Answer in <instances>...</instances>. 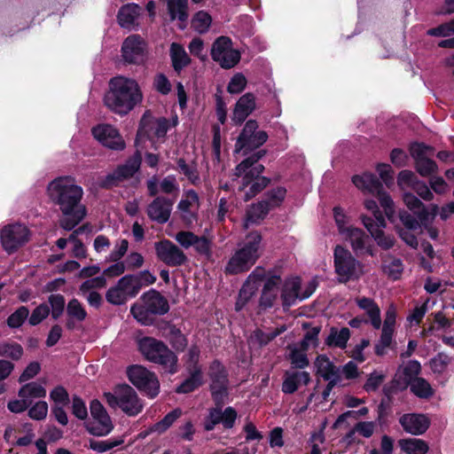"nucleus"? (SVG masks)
Listing matches in <instances>:
<instances>
[{
	"instance_id": "obj_12",
	"label": "nucleus",
	"mask_w": 454,
	"mask_h": 454,
	"mask_svg": "<svg viewBox=\"0 0 454 454\" xmlns=\"http://www.w3.org/2000/svg\"><path fill=\"white\" fill-rule=\"evenodd\" d=\"M318 283L316 278L310 279L304 293H299L301 281L298 278L287 279L282 287L281 299L283 306L290 307L299 300L309 298L315 291Z\"/></svg>"
},
{
	"instance_id": "obj_51",
	"label": "nucleus",
	"mask_w": 454,
	"mask_h": 454,
	"mask_svg": "<svg viewBox=\"0 0 454 454\" xmlns=\"http://www.w3.org/2000/svg\"><path fill=\"white\" fill-rule=\"evenodd\" d=\"M451 361V357L448 355L439 353L430 360L429 365L434 374L441 375L447 372Z\"/></svg>"
},
{
	"instance_id": "obj_14",
	"label": "nucleus",
	"mask_w": 454,
	"mask_h": 454,
	"mask_svg": "<svg viewBox=\"0 0 454 454\" xmlns=\"http://www.w3.org/2000/svg\"><path fill=\"white\" fill-rule=\"evenodd\" d=\"M29 238V231L23 224H10L1 230L2 246L8 253H12L24 245Z\"/></svg>"
},
{
	"instance_id": "obj_45",
	"label": "nucleus",
	"mask_w": 454,
	"mask_h": 454,
	"mask_svg": "<svg viewBox=\"0 0 454 454\" xmlns=\"http://www.w3.org/2000/svg\"><path fill=\"white\" fill-rule=\"evenodd\" d=\"M191 376L186 379L176 389L178 393H190L202 384V374L200 367L190 369Z\"/></svg>"
},
{
	"instance_id": "obj_36",
	"label": "nucleus",
	"mask_w": 454,
	"mask_h": 454,
	"mask_svg": "<svg viewBox=\"0 0 454 454\" xmlns=\"http://www.w3.org/2000/svg\"><path fill=\"white\" fill-rule=\"evenodd\" d=\"M86 427L91 434L103 436L108 434L113 430V424L108 415H103V417L92 418L86 424Z\"/></svg>"
},
{
	"instance_id": "obj_8",
	"label": "nucleus",
	"mask_w": 454,
	"mask_h": 454,
	"mask_svg": "<svg viewBox=\"0 0 454 454\" xmlns=\"http://www.w3.org/2000/svg\"><path fill=\"white\" fill-rule=\"evenodd\" d=\"M334 266L340 282L358 278L363 273L361 263L341 246H336L334 249Z\"/></svg>"
},
{
	"instance_id": "obj_31",
	"label": "nucleus",
	"mask_w": 454,
	"mask_h": 454,
	"mask_svg": "<svg viewBox=\"0 0 454 454\" xmlns=\"http://www.w3.org/2000/svg\"><path fill=\"white\" fill-rule=\"evenodd\" d=\"M310 380L309 373L304 371H287L282 384L285 394L294 393L301 385L306 386Z\"/></svg>"
},
{
	"instance_id": "obj_50",
	"label": "nucleus",
	"mask_w": 454,
	"mask_h": 454,
	"mask_svg": "<svg viewBox=\"0 0 454 454\" xmlns=\"http://www.w3.org/2000/svg\"><path fill=\"white\" fill-rule=\"evenodd\" d=\"M409 383L412 393L420 398H428L434 394L431 385L423 378H415Z\"/></svg>"
},
{
	"instance_id": "obj_13",
	"label": "nucleus",
	"mask_w": 454,
	"mask_h": 454,
	"mask_svg": "<svg viewBox=\"0 0 454 454\" xmlns=\"http://www.w3.org/2000/svg\"><path fill=\"white\" fill-rule=\"evenodd\" d=\"M121 57L129 64H141L147 57V43L138 35L128 36L121 45Z\"/></svg>"
},
{
	"instance_id": "obj_28",
	"label": "nucleus",
	"mask_w": 454,
	"mask_h": 454,
	"mask_svg": "<svg viewBox=\"0 0 454 454\" xmlns=\"http://www.w3.org/2000/svg\"><path fill=\"white\" fill-rule=\"evenodd\" d=\"M175 239L184 248L194 247L200 254L209 252L210 243L205 237H198L191 231H179Z\"/></svg>"
},
{
	"instance_id": "obj_6",
	"label": "nucleus",
	"mask_w": 454,
	"mask_h": 454,
	"mask_svg": "<svg viewBox=\"0 0 454 454\" xmlns=\"http://www.w3.org/2000/svg\"><path fill=\"white\" fill-rule=\"evenodd\" d=\"M137 347L144 357L161 365L173 374L177 371V356L162 341L152 337H143L137 340Z\"/></svg>"
},
{
	"instance_id": "obj_63",
	"label": "nucleus",
	"mask_w": 454,
	"mask_h": 454,
	"mask_svg": "<svg viewBox=\"0 0 454 454\" xmlns=\"http://www.w3.org/2000/svg\"><path fill=\"white\" fill-rule=\"evenodd\" d=\"M247 85V79L241 73L235 74L227 86V91L231 94L240 93Z\"/></svg>"
},
{
	"instance_id": "obj_21",
	"label": "nucleus",
	"mask_w": 454,
	"mask_h": 454,
	"mask_svg": "<svg viewBox=\"0 0 454 454\" xmlns=\"http://www.w3.org/2000/svg\"><path fill=\"white\" fill-rule=\"evenodd\" d=\"M403 430L412 435L423 434L430 426V419L425 414L407 413L399 419Z\"/></svg>"
},
{
	"instance_id": "obj_4",
	"label": "nucleus",
	"mask_w": 454,
	"mask_h": 454,
	"mask_svg": "<svg viewBox=\"0 0 454 454\" xmlns=\"http://www.w3.org/2000/svg\"><path fill=\"white\" fill-rule=\"evenodd\" d=\"M178 123L177 117L173 118L172 123L166 118H156L151 113L145 112L141 118L137 134L136 145L138 149H147L146 142L151 144L150 148L158 150L165 142L166 135L171 126Z\"/></svg>"
},
{
	"instance_id": "obj_52",
	"label": "nucleus",
	"mask_w": 454,
	"mask_h": 454,
	"mask_svg": "<svg viewBox=\"0 0 454 454\" xmlns=\"http://www.w3.org/2000/svg\"><path fill=\"white\" fill-rule=\"evenodd\" d=\"M23 355L21 345L17 342L4 341L0 343V356L19 360Z\"/></svg>"
},
{
	"instance_id": "obj_10",
	"label": "nucleus",
	"mask_w": 454,
	"mask_h": 454,
	"mask_svg": "<svg viewBox=\"0 0 454 454\" xmlns=\"http://www.w3.org/2000/svg\"><path fill=\"white\" fill-rule=\"evenodd\" d=\"M257 129L258 124L255 121H247L237 139L235 153L243 152V154H246L247 151L258 148L267 141V133L263 130H257Z\"/></svg>"
},
{
	"instance_id": "obj_19",
	"label": "nucleus",
	"mask_w": 454,
	"mask_h": 454,
	"mask_svg": "<svg viewBox=\"0 0 454 454\" xmlns=\"http://www.w3.org/2000/svg\"><path fill=\"white\" fill-rule=\"evenodd\" d=\"M403 202L410 210L417 215L422 223L432 221L439 211L437 205L432 204L427 207L415 195L410 192L403 194Z\"/></svg>"
},
{
	"instance_id": "obj_34",
	"label": "nucleus",
	"mask_w": 454,
	"mask_h": 454,
	"mask_svg": "<svg viewBox=\"0 0 454 454\" xmlns=\"http://www.w3.org/2000/svg\"><path fill=\"white\" fill-rule=\"evenodd\" d=\"M352 183L362 192L368 194H376L382 188V184L377 176L368 172L354 176Z\"/></svg>"
},
{
	"instance_id": "obj_62",
	"label": "nucleus",
	"mask_w": 454,
	"mask_h": 454,
	"mask_svg": "<svg viewBox=\"0 0 454 454\" xmlns=\"http://www.w3.org/2000/svg\"><path fill=\"white\" fill-rule=\"evenodd\" d=\"M129 276L134 279L135 284H137L136 286L138 293L143 286L153 285L156 281V277L149 270H143L137 275Z\"/></svg>"
},
{
	"instance_id": "obj_16",
	"label": "nucleus",
	"mask_w": 454,
	"mask_h": 454,
	"mask_svg": "<svg viewBox=\"0 0 454 454\" xmlns=\"http://www.w3.org/2000/svg\"><path fill=\"white\" fill-rule=\"evenodd\" d=\"M92 135L102 145L121 151L126 146L119 130L110 124H98L92 129Z\"/></svg>"
},
{
	"instance_id": "obj_15",
	"label": "nucleus",
	"mask_w": 454,
	"mask_h": 454,
	"mask_svg": "<svg viewBox=\"0 0 454 454\" xmlns=\"http://www.w3.org/2000/svg\"><path fill=\"white\" fill-rule=\"evenodd\" d=\"M134 279L129 275L120 278L115 286L110 287L106 294V301L114 305L124 304L129 299L135 297L138 292Z\"/></svg>"
},
{
	"instance_id": "obj_23",
	"label": "nucleus",
	"mask_w": 454,
	"mask_h": 454,
	"mask_svg": "<svg viewBox=\"0 0 454 454\" xmlns=\"http://www.w3.org/2000/svg\"><path fill=\"white\" fill-rule=\"evenodd\" d=\"M342 238L350 244L355 253L373 255L370 238L362 229L358 227L349 229Z\"/></svg>"
},
{
	"instance_id": "obj_29",
	"label": "nucleus",
	"mask_w": 454,
	"mask_h": 454,
	"mask_svg": "<svg viewBox=\"0 0 454 454\" xmlns=\"http://www.w3.org/2000/svg\"><path fill=\"white\" fill-rule=\"evenodd\" d=\"M141 301L153 315H163L168 311V301L156 290L151 289L141 296Z\"/></svg>"
},
{
	"instance_id": "obj_38",
	"label": "nucleus",
	"mask_w": 454,
	"mask_h": 454,
	"mask_svg": "<svg viewBox=\"0 0 454 454\" xmlns=\"http://www.w3.org/2000/svg\"><path fill=\"white\" fill-rule=\"evenodd\" d=\"M398 445L406 454H427L429 450L427 442L419 438L401 439Z\"/></svg>"
},
{
	"instance_id": "obj_7",
	"label": "nucleus",
	"mask_w": 454,
	"mask_h": 454,
	"mask_svg": "<svg viewBox=\"0 0 454 454\" xmlns=\"http://www.w3.org/2000/svg\"><path fill=\"white\" fill-rule=\"evenodd\" d=\"M105 396L111 407H119L129 416L137 415L144 408L137 392L129 385L119 386L114 393H106Z\"/></svg>"
},
{
	"instance_id": "obj_30",
	"label": "nucleus",
	"mask_w": 454,
	"mask_h": 454,
	"mask_svg": "<svg viewBox=\"0 0 454 454\" xmlns=\"http://www.w3.org/2000/svg\"><path fill=\"white\" fill-rule=\"evenodd\" d=\"M255 109V97L252 93H246L237 101L232 121L236 123L243 122L246 118Z\"/></svg>"
},
{
	"instance_id": "obj_32",
	"label": "nucleus",
	"mask_w": 454,
	"mask_h": 454,
	"mask_svg": "<svg viewBox=\"0 0 454 454\" xmlns=\"http://www.w3.org/2000/svg\"><path fill=\"white\" fill-rule=\"evenodd\" d=\"M281 285V278L278 276H273L266 280L261 296V307L270 308L273 306L278 299Z\"/></svg>"
},
{
	"instance_id": "obj_54",
	"label": "nucleus",
	"mask_w": 454,
	"mask_h": 454,
	"mask_svg": "<svg viewBox=\"0 0 454 454\" xmlns=\"http://www.w3.org/2000/svg\"><path fill=\"white\" fill-rule=\"evenodd\" d=\"M167 338L172 347L177 351H183L187 345L185 336L175 326L169 327Z\"/></svg>"
},
{
	"instance_id": "obj_47",
	"label": "nucleus",
	"mask_w": 454,
	"mask_h": 454,
	"mask_svg": "<svg viewBox=\"0 0 454 454\" xmlns=\"http://www.w3.org/2000/svg\"><path fill=\"white\" fill-rule=\"evenodd\" d=\"M130 313L142 325H150L154 321L153 313L149 311L148 307L143 301L134 304L130 309Z\"/></svg>"
},
{
	"instance_id": "obj_37",
	"label": "nucleus",
	"mask_w": 454,
	"mask_h": 454,
	"mask_svg": "<svg viewBox=\"0 0 454 454\" xmlns=\"http://www.w3.org/2000/svg\"><path fill=\"white\" fill-rule=\"evenodd\" d=\"M349 338L350 331L348 328L342 327L339 329L337 327H332L325 339V344L329 347L345 348Z\"/></svg>"
},
{
	"instance_id": "obj_20",
	"label": "nucleus",
	"mask_w": 454,
	"mask_h": 454,
	"mask_svg": "<svg viewBox=\"0 0 454 454\" xmlns=\"http://www.w3.org/2000/svg\"><path fill=\"white\" fill-rule=\"evenodd\" d=\"M209 376L212 380L211 391L215 402L223 401L226 395L227 378L223 366L217 361L210 365Z\"/></svg>"
},
{
	"instance_id": "obj_60",
	"label": "nucleus",
	"mask_w": 454,
	"mask_h": 454,
	"mask_svg": "<svg viewBox=\"0 0 454 454\" xmlns=\"http://www.w3.org/2000/svg\"><path fill=\"white\" fill-rule=\"evenodd\" d=\"M380 206L383 207L386 215L388 218H391L395 215V207H394V201L391 199L390 195L383 191V188L380 189L376 194Z\"/></svg>"
},
{
	"instance_id": "obj_42",
	"label": "nucleus",
	"mask_w": 454,
	"mask_h": 454,
	"mask_svg": "<svg viewBox=\"0 0 454 454\" xmlns=\"http://www.w3.org/2000/svg\"><path fill=\"white\" fill-rule=\"evenodd\" d=\"M166 2L172 20L185 21L187 20V0H166Z\"/></svg>"
},
{
	"instance_id": "obj_33",
	"label": "nucleus",
	"mask_w": 454,
	"mask_h": 454,
	"mask_svg": "<svg viewBox=\"0 0 454 454\" xmlns=\"http://www.w3.org/2000/svg\"><path fill=\"white\" fill-rule=\"evenodd\" d=\"M355 301L357 307L367 315L373 328L380 329L381 326V317L380 309L378 304L372 299L364 296L356 297Z\"/></svg>"
},
{
	"instance_id": "obj_26",
	"label": "nucleus",
	"mask_w": 454,
	"mask_h": 454,
	"mask_svg": "<svg viewBox=\"0 0 454 454\" xmlns=\"http://www.w3.org/2000/svg\"><path fill=\"white\" fill-rule=\"evenodd\" d=\"M360 220L378 246L384 249H389L394 246V239L385 234L382 231L384 227H379L378 223H374L372 217L361 215Z\"/></svg>"
},
{
	"instance_id": "obj_44",
	"label": "nucleus",
	"mask_w": 454,
	"mask_h": 454,
	"mask_svg": "<svg viewBox=\"0 0 454 454\" xmlns=\"http://www.w3.org/2000/svg\"><path fill=\"white\" fill-rule=\"evenodd\" d=\"M35 436V434L33 425L30 423H24L18 430H15L14 444L20 447L28 446L33 442Z\"/></svg>"
},
{
	"instance_id": "obj_3",
	"label": "nucleus",
	"mask_w": 454,
	"mask_h": 454,
	"mask_svg": "<svg viewBox=\"0 0 454 454\" xmlns=\"http://www.w3.org/2000/svg\"><path fill=\"white\" fill-rule=\"evenodd\" d=\"M262 152H257L252 156L245 159L235 168L234 176L239 184L240 190L249 189L245 192V200H248L265 188L270 180L262 176L264 167L258 162L262 157Z\"/></svg>"
},
{
	"instance_id": "obj_18",
	"label": "nucleus",
	"mask_w": 454,
	"mask_h": 454,
	"mask_svg": "<svg viewBox=\"0 0 454 454\" xmlns=\"http://www.w3.org/2000/svg\"><path fill=\"white\" fill-rule=\"evenodd\" d=\"M155 250L158 258L168 266H179L186 260L183 251L169 240L155 243Z\"/></svg>"
},
{
	"instance_id": "obj_48",
	"label": "nucleus",
	"mask_w": 454,
	"mask_h": 454,
	"mask_svg": "<svg viewBox=\"0 0 454 454\" xmlns=\"http://www.w3.org/2000/svg\"><path fill=\"white\" fill-rule=\"evenodd\" d=\"M67 312L68 317H70V320L67 324V326L68 328L73 327L72 320H76V321L81 322V321H83L87 317L86 310L84 309L82 303L76 299H72L68 302L67 307Z\"/></svg>"
},
{
	"instance_id": "obj_43",
	"label": "nucleus",
	"mask_w": 454,
	"mask_h": 454,
	"mask_svg": "<svg viewBox=\"0 0 454 454\" xmlns=\"http://www.w3.org/2000/svg\"><path fill=\"white\" fill-rule=\"evenodd\" d=\"M333 218L338 232L341 237L348 233L349 229L356 227L351 223V217L340 207L333 208Z\"/></svg>"
},
{
	"instance_id": "obj_39",
	"label": "nucleus",
	"mask_w": 454,
	"mask_h": 454,
	"mask_svg": "<svg viewBox=\"0 0 454 454\" xmlns=\"http://www.w3.org/2000/svg\"><path fill=\"white\" fill-rule=\"evenodd\" d=\"M18 395L20 398H26L31 403L33 399L44 397L46 395V389L42 384L33 381L22 386Z\"/></svg>"
},
{
	"instance_id": "obj_17",
	"label": "nucleus",
	"mask_w": 454,
	"mask_h": 454,
	"mask_svg": "<svg viewBox=\"0 0 454 454\" xmlns=\"http://www.w3.org/2000/svg\"><path fill=\"white\" fill-rule=\"evenodd\" d=\"M317 373L324 380L328 381V390H332L334 387H344L347 385L343 382L340 375V368L335 366L333 362L325 356H318L315 361Z\"/></svg>"
},
{
	"instance_id": "obj_46",
	"label": "nucleus",
	"mask_w": 454,
	"mask_h": 454,
	"mask_svg": "<svg viewBox=\"0 0 454 454\" xmlns=\"http://www.w3.org/2000/svg\"><path fill=\"white\" fill-rule=\"evenodd\" d=\"M289 359L294 367L303 369L309 365V359L306 355L307 349H302L298 344L290 345L288 347Z\"/></svg>"
},
{
	"instance_id": "obj_58",
	"label": "nucleus",
	"mask_w": 454,
	"mask_h": 454,
	"mask_svg": "<svg viewBox=\"0 0 454 454\" xmlns=\"http://www.w3.org/2000/svg\"><path fill=\"white\" fill-rule=\"evenodd\" d=\"M106 285V278L102 276L91 278L86 281H84L79 288L80 294L82 295H86L89 291H96L97 289H101L105 287Z\"/></svg>"
},
{
	"instance_id": "obj_41",
	"label": "nucleus",
	"mask_w": 454,
	"mask_h": 454,
	"mask_svg": "<svg viewBox=\"0 0 454 454\" xmlns=\"http://www.w3.org/2000/svg\"><path fill=\"white\" fill-rule=\"evenodd\" d=\"M170 57L176 71H181L189 65L190 58L184 49L178 43H173L170 47Z\"/></svg>"
},
{
	"instance_id": "obj_11",
	"label": "nucleus",
	"mask_w": 454,
	"mask_h": 454,
	"mask_svg": "<svg viewBox=\"0 0 454 454\" xmlns=\"http://www.w3.org/2000/svg\"><path fill=\"white\" fill-rule=\"evenodd\" d=\"M211 56L225 69L235 67L240 60V52L233 48L231 40L227 36H220L214 42Z\"/></svg>"
},
{
	"instance_id": "obj_35",
	"label": "nucleus",
	"mask_w": 454,
	"mask_h": 454,
	"mask_svg": "<svg viewBox=\"0 0 454 454\" xmlns=\"http://www.w3.org/2000/svg\"><path fill=\"white\" fill-rule=\"evenodd\" d=\"M141 12V8L136 4H128L122 6L118 13V21L121 27L133 28L137 26V20Z\"/></svg>"
},
{
	"instance_id": "obj_57",
	"label": "nucleus",
	"mask_w": 454,
	"mask_h": 454,
	"mask_svg": "<svg viewBox=\"0 0 454 454\" xmlns=\"http://www.w3.org/2000/svg\"><path fill=\"white\" fill-rule=\"evenodd\" d=\"M286 329L284 327L264 333L261 330H256L251 336V340L257 342L260 346L268 344L270 340L283 333Z\"/></svg>"
},
{
	"instance_id": "obj_61",
	"label": "nucleus",
	"mask_w": 454,
	"mask_h": 454,
	"mask_svg": "<svg viewBox=\"0 0 454 454\" xmlns=\"http://www.w3.org/2000/svg\"><path fill=\"white\" fill-rule=\"evenodd\" d=\"M50 399L54 406H65L69 402V395L64 387L57 386L50 392Z\"/></svg>"
},
{
	"instance_id": "obj_22",
	"label": "nucleus",
	"mask_w": 454,
	"mask_h": 454,
	"mask_svg": "<svg viewBox=\"0 0 454 454\" xmlns=\"http://www.w3.org/2000/svg\"><path fill=\"white\" fill-rule=\"evenodd\" d=\"M200 207L199 196L193 190L184 192L182 200L177 205V210L182 219L187 223L192 224L196 220L197 211Z\"/></svg>"
},
{
	"instance_id": "obj_64",
	"label": "nucleus",
	"mask_w": 454,
	"mask_h": 454,
	"mask_svg": "<svg viewBox=\"0 0 454 454\" xmlns=\"http://www.w3.org/2000/svg\"><path fill=\"white\" fill-rule=\"evenodd\" d=\"M48 404L44 401L36 402L29 410L28 416L34 420H43L47 417Z\"/></svg>"
},
{
	"instance_id": "obj_25",
	"label": "nucleus",
	"mask_w": 454,
	"mask_h": 454,
	"mask_svg": "<svg viewBox=\"0 0 454 454\" xmlns=\"http://www.w3.org/2000/svg\"><path fill=\"white\" fill-rule=\"evenodd\" d=\"M263 278V271L261 269H255L247 278L245 284L239 291V299L236 303V309H241L246 302L255 294Z\"/></svg>"
},
{
	"instance_id": "obj_24",
	"label": "nucleus",
	"mask_w": 454,
	"mask_h": 454,
	"mask_svg": "<svg viewBox=\"0 0 454 454\" xmlns=\"http://www.w3.org/2000/svg\"><path fill=\"white\" fill-rule=\"evenodd\" d=\"M140 165L141 155L139 153H137L129 158L125 164L118 167L112 174L107 176L106 180V184L113 185L116 182L133 176V175L139 169Z\"/></svg>"
},
{
	"instance_id": "obj_5",
	"label": "nucleus",
	"mask_w": 454,
	"mask_h": 454,
	"mask_svg": "<svg viewBox=\"0 0 454 454\" xmlns=\"http://www.w3.org/2000/svg\"><path fill=\"white\" fill-rule=\"evenodd\" d=\"M262 236L258 232L249 233L239 245L225 266L228 274H239L248 270L262 254Z\"/></svg>"
},
{
	"instance_id": "obj_9",
	"label": "nucleus",
	"mask_w": 454,
	"mask_h": 454,
	"mask_svg": "<svg viewBox=\"0 0 454 454\" xmlns=\"http://www.w3.org/2000/svg\"><path fill=\"white\" fill-rule=\"evenodd\" d=\"M129 380L149 397H155L160 391L156 375L141 365H132L128 370Z\"/></svg>"
},
{
	"instance_id": "obj_2",
	"label": "nucleus",
	"mask_w": 454,
	"mask_h": 454,
	"mask_svg": "<svg viewBox=\"0 0 454 454\" xmlns=\"http://www.w3.org/2000/svg\"><path fill=\"white\" fill-rule=\"evenodd\" d=\"M138 82L126 76H116L109 82V90L104 102L107 108L120 115H125L143 101Z\"/></svg>"
},
{
	"instance_id": "obj_56",
	"label": "nucleus",
	"mask_w": 454,
	"mask_h": 454,
	"mask_svg": "<svg viewBox=\"0 0 454 454\" xmlns=\"http://www.w3.org/2000/svg\"><path fill=\"white\" fill-rule=\"evenodd\" d=\"M29 310L25 306H20L13 313H12L7 318V325L10 328H19L28 317Z\"/></svg>"
},
{
	"instance_id": "obj_53",
	"label": "nucleus",
	"mask_w": 454,
	"mask_h": 454,
	"mask_svg": "<svg viewBox=\"0 0 454 454\" xmlns=\"http://www.w3.org/2000/svg\"><path fill=\"white\" fill-rule=\"evenodd\" d=\"M383 271L393 280L398 279L403 272V263L396 258L385 260L382 265Z\"/></svg>"
},
{
	"instance_id": "obj_27",
	"label": "nucleus",
	"mask_w": 454,
	"mask_h": 454,
	"mask_svg": "<svg viewBox=\"0 0 454 454\" xmlns=\"http://www.w3.org/2000/svg\"><path fill=\"white\" fill-rule=\"evenodd\" d=\"M172 203L165 198H156L147 208V215L153 221L160 223L168 222L170 216Z\"/></svg>"
},
{
	"instance_id": "obj_59",
	"label": "nucleus",
	"mask_w": 454,
	"mask_h": 454,
	"mask_svg": "<svg viewBox=\"0 0 454 454\" xmlns=\"http://www.w3.org/2000/svg\"><path fill=\"white\" fill-rule=\"evenodd\" d=\"M416 169L420 176H428L437 171V165L427 156L416 161Z\"/></svg>"
},
{
	"instance_id": "obj_55",
	"label": "nucleus",
	"mask_w": 454,
	"mask_h": 454,
	"mask_svg": "<svg viewBox=\"0 0 454 454\" xmlns=\"http://www.w3.org/2000/svg\"><path fill=\"white\" fill-rule=\"evenodd\" d=\"M211 21L210 15L206 12L200 11L193 17L192 26L197 32L205 33L209 28Z\"/></svg>"
},
{
	"instance_id": "obj_49",
	"label": "nucleus",
	"mask_w": 454,
	"mask_h": 454,
	"mask_svg": "<svg viewBox=\"0 0 454 454\" xmlns=\"http://www.w3.org/2000/svg\"><path fill=\"white\" fill-rule=\"evenodd\" d=\"M177 168L192 184H197L200 182L197 166L193 161L186 162L184 159H179Z\"/></svg>"
},
{
	"instance_id": "obj_40",
	"label": "nucleus",
	"mask_w": 454,
	"mask_h": 454,
	"mask_svg": "<svg viewBox=\"0 0 454 454\" xmlns=\"http://www.w3.org/2000/svg\"><path fill=\"white\" fill-rule=\"evenodd\" d=\"M270 206L267 201H260L253 205L247 211L244 223L245 228H248L250 224L256 223L268 214Z\"/></svg>"
},
{
	"instance_id": "obj_1",
	"label": "nucleus",
	"mask_w": 454,
	"mask_h": 454,
	"mask_svg": "<svg viewBox=\"0 0 454 454\" xmlns=\"http://www.w3.org/2000/svg\"><path fill=\"white\" fill-rule=\"evenodd\" d=\"M51 201L59 207L62 218L60 226L70 231L77 226L86 215L82 204L83 189L74 176H63L52 180L47 186Z\"/></svg>"
}]
</instances>
